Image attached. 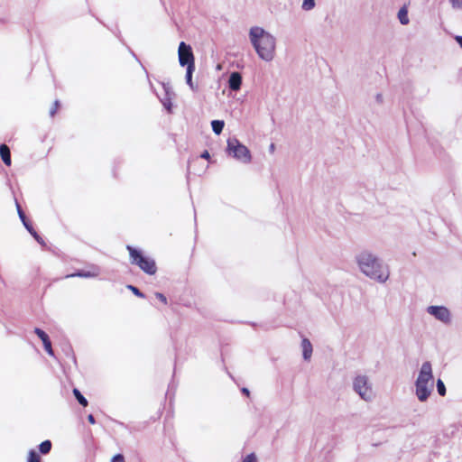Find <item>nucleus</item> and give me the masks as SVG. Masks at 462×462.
<instances>
[{
	"label": "nucleus",
	"instance_id": "1",
	"mask_svg": "<svg viewBox=\"0 0 462 462\" xmlns=\"http://www.w3.org/2000/svg\"><path fill=\"white\" fill-rule=\"evenodd\" d=\"M355 262L358 271L370 280L385 283L390 278L389 265L371 250L364 249L358 252L355 255Z\"/></svg>",
	"mask_w": 462,
	"mask_h": 462
},
{
	"label": "nucleus",
	"instance_id": "2",
	"mask_svg": "<svg viewBox=\"0 0 462 462\" xmlns=\"http://www.w3.org/2000/svg\"><path fill=\"white\" fill-rule=\"evenodd\" d=\"M249 42L257 56L266 61H272L276 55V38L261 26H252L248 32Z\"/></svg>",
	"mask_w": 462,
	"mask_h": 462
},
{
	"label": "nucleus",
	"instance_id": "3",
	"mask_svg": "<svg viewBox=\"0 0 462 462\" xmlns=\"http://www.w3.org/2000/svg\"><path fill=\"white\" fill-rule=\"evenodd\" d=\"M434 388L432 365L430 361L422 363L415 381V395L420 402H425Z\"/></svg>",
	"mask_w": 462,
	"mask_h": 462
},
{
	"label": "nucleus",
	"instance_id": "4",
	"mask_svg": "<svg viewBox=\"0 0 462 462\" xmlns=\"http://www.w3.org/2000/svg\"><path fill=\"white\" fill-rule=\"evenodd\" d=\"M354 392L365 402H371L374 399L373 385L365 374H357L353 379Z\"/></svg>",
	"mask_w": 462,
	"mask_h": 462
},
{
	"label": "nucleus",
	"instance_id": "5",
	"mask_svg": "<svg viewBox=\"0 0 462 462\" xmlns=\"http://www.w3.org/2000/svg\"><path fill=\"white\" fill-rule=\"evenodd\" d=\"M226 152L236 160L248 164L252 161V155L249 149L241 143L236 138L227 140Z\"/></svg>",
	"mask_w": 462,
	"mask_h": 462
},
{
	"label": "nucleus",
	"instance_id": "6",
	"mask_svg": "<svg viewBox=\"0 0 462 462\" xmlns=\"http://www.w3.org/2000/svg\"><path fill=\"white\" fill-rule=\"evenodd\" d=\"M126 248L129 251L131 263L133 264L138 265L140 269L148 274L152 275L156 273L155 262L152 259L144 257L139 251L131 245H127Z\"/></svg>",
	"mask_w": 462,
	"mask_h": 462
},
{
	"label": "nucleus",
	"instance_id": "7",
	"mask_svg": "<svg viewBox=\"0 0 462 462\" xmlns=\"http://www.w3.org/2000/svg\"><path fill=\"white\" fill-rule=\"evenodd\" d=\"M427 313L434 317L437 320L449 324L452 320V315L450 310L445 306H435L431 305L427 308Z\"/></svg>",
	"mask_w": 462,
	"mask_h": 462
},
{
	"label": "nucleus",
	"instance_id": "8",
	"mask_svg": "<svg viewBox=\"0 0 462 462\" xmlns=\"http://www.w3.org/2000/svg\"><path fill=\"white\" fill-rule=\"evenodd\" d=\"M178 56L179 62L180 66H187V68L191 64L195 66L194 55L192 52V49L189 45L186 44L184 42H181L179 45L178 49Z\"/></svg>",
	"mask_w": 462,
	"mask_h": 462
},
{
	"label": "nucleus",
	"instance_id": "9",
	"mask_svg": "<svg viewBox=\"0 0 462 462\" xmlns=\"http://www.w3.org/2000/svg\"><path fill=\"white\" fill-rule=\"evenodd\" d=\"M242 85V76L239 72H232L228 79V87L234 91L240 89Z\"/></svg>",
	"mask_w": 462,
	"mask_h": 462
},
{
	"label": "nucleus",
	"instance_id": "10",
	"mask_svg": "<svg viewBox=\"0 0 462 462\" xmlns=\"http://www.w3.org/2000/svg\"><path fill=\"white\" fill-rule=\"evenodd\" d=\"M302 355L305 360H310L312 355V345L308 338L301 341Z\"/></svg>",
	"mask_w": 462,
	"mask_h": 462
},
{
	"label": "nucleus",
	"instance_id": "11",
	"mask_svg": "<svg viewBox=\"0 0 462 462\" xmlns=\"http://www.w3.org/2000/svg\"><path fill=\"white\" fill-rule=\"evenodd\" d=\"M99 272L97 268H95L93 271H80L76 273H72L69 275H67L66 277H82V278H91V277H97L98 275Z\"/></svg>",
	"mask_w": 462,
	"mask_h": 462
},
{
	"label": "nucleus",
	"instance_id": "12",
	"mask_svg": "<svg viewBox=\"0 0 462 462\" xmlns=\"http://www.w3.org/2000/svg\"><path fill=\"white\" fill-rule=\"evenodd\" d=\"M0 156L5 165H7V166L11 165V154H10V150L7 145H5V144L0 145Z\"/></svg>",
	"mask_w": 462,
	"mask_h": 462
},
{
	"label": "nucleus",
	"instance_id": "13",
	"mask_svg": "<svg viewBox=\"0 0 462 462\" xmlns=\"http://www.w3.org/2000/svg\"><path fill=\"white\" fill-rule=\"evenodd\" d=\"M195 70V66H189L187 68V71H186V82L187 84L189 85V87L190 88L191 90L193 91H196L198 89V87L193 83L192 81V74Z\"/></svg>",
	"mask_w": 462,
	"mask_h": 462
},
{
	"label": "nucleus",
	"instance_id": "14",
	"mask_svg": "<svg viewBox=\"0 0 462 462\" xmlns=\"http://www.w3.org/2000/svg\"><path fill=\"white\" fill-rule=\"evenodd\" d=\"M398 19L402 25L409 23L408 10L406 6H402L398 12Z\"/></svg>",
	"mask_w": 462,
	"mask_h": 462
},
{
	"label": "nucleus",
	"instance_id": "15",
	"mask_svg": "<svg viewBox=\"0 0 462 462\" xmlns=\"http://www.w3.org/2000/svg\"><path fill=\"white\" fill-rule=\"evenodd\" d=\"M225 123L222 120H213L211 122L212 130L216 134H220L223 131Z\"/></svg>",
	"mask_w": 462,
	"mask_h": 462
},
{
	"label": "nucleus",
	"instance_id": "16",
	"mask_svg": "<svg viewBox=\"0 0 462 462\" xmlns=\"http://www.w3.org/2000/svg\"><path fill=\"white\" fill-rule=\"evenodd\" d=\"M315 6H316L315 0H302L301 9L303 11H310V10L314 9Z\"/></svg>",
	"mask_w": 462,
	"mask_h": 462
},
{
	"label": "nucleus",
	"instance_id": "17",
	"mask_svg": "<svg viewBox=\"0 0 462 462\" xmlns=\"http://www.w3.org/2000/svg\"><path fill=\"white\" fill-rule=\"evenodd\" d=\"M73 394L81 405H83L84 407L88 405L87 399L81 394V393L77 388L73 389Z\"/></svg>",
	"mask_w": 462,
	"mask_h": 462
},
{
	"label": "nucleus",
	"instance_id": "18",
	"mask_svg": "<svg viewBox=\"0 0 462 462\" xmlns=\"http://www.w3.org/2000/svg\"><path fill=\"white\" fill-rule=\"evenodd\" d=\"M51 448V442L50 440H45L42 442L39 446L40 452L42 454H47L50 452Z\"/></svg>",
	"mask_w": 462,
	"mask_h": 462
},
{
	"label": "nucleus",
	"instance_id": "19",
	"mask_svg": "<svg viewBox=\"0 0 462 462\" xmlns=\"http://www.w3.org/2000/svg\"><path fill=\"white\" fill-rule=\"evenodd\" d=\"M24 226L40 244H43L42 237L37 234V232L32 227V226L29 223H24Z\"/></svg>",
	"mask_w": 462,
	"mask_h": 462
},
{
	"label": "nucleus",
	"instance_id": "20",
	"mask_svg": "<svg viewBox=\"0 0 462 462\" xmlns=\"http://www.w3.org/2000/svg\"><path fill=\"white\" fill-rule=\"evenodd\" d=\"M437 390L440 396L446 395V386L441 379L437 381Z\"/></svg>",
	"mask_w": 462,
	"mask_h": 462
},
{
	"label": "nucleus",
	"instance_id": "21",
	"mask_svg": "<svg viewBox=\"0 0 462 462\" xmlns=\"http://www.w3.org/2000/svg\"><path fill=\"white\" fill-rule=\"evenodd\" d=\"M40 456L34 450H30L28 462H40Z\"/></svg>",
	"mask_w": 462,
	"mask_h": 462
},
{
	"label": "nucleus",
	"instance_id": "22",
	"mask_svg": "<svg viewBox=\"0 0 462 462\" xmlns=\"http://www.w3.org/2000/svg\"><path fill=\"white\" fill-rule=\"evenodd\" d=\"M34 332L42 339V343L49 339L48 335L40 328H35Z\"/></svg>",
	"mask_w": 462,
	"mask_h": 462
},
{
	"label": "nucleus",
	"instance_id": "23",
	"mask_svg": "<svg viewBox=\"0 0 462 462\" xmlns=\"http://www.w3.org/2000/svg\"><path fill=\"white\" fill-rule=\"evenodd\" d=\"M127 289L130 290L134 295H136L140 298L144 297L143 293H142L136 287H134L133 285H127Z\"/></svg>",
	"mask_w": 462,
	"mask_h": 462
},
{
	"label": "nucleus",
	"instance_id": "24",
	"mask_svg": "<svg viewBox=\"0 0 462 462\" xmlns=\"http://www.w3.org/2000/svg\"><path fill=\"white\" fill-rule=\"evenodd\" d=\"M16 207H17V211H18L19 217L22 220L23 224L24 225V223H28L26 221L25 215L23 212V210L21 209V207H20V205L18 203H16Z\"/></svg>",
	"mask_w": 462,
	"mask_h": 462
},
{
	"label": "nucleus",
	"instance_id": "25",
	"mask_svg": "<svg viewBox=\"0 0 462 462\" xmlns=\"http://www.w3.org/2000/svg\"><path fill=\"white\" fill-rule=\"evenodd\" d=\"M43 346H44L45 350L48 352V354H50V355L53 354L52 348H51V343L50 339L43 342Z\"/></svg>",
	"mask_w": 462,
	"mask_h": 462
},
{
	"label": "nucleus",
	"instance_id": "26",
	"mask_svg": "<svg viewBox=\"0 0 462 462\" xmlns=\"http://www.w3.org/2000/svg\"><path fill=\"white\" fill-rule=\"evenodd\" d=\"M242 462H256V457L254 453L247 455Z\"/></svg>",
	"mask_w": 462,
	"mask_h": 462
},
{
	"label": "nucleus",
	"instance_id": "27",
	"mask_svg": "<svg viewBox=\"0 0 462 462\" xmlns=\"http://www.w3.org/2000/svg\"><path fill=\"white\" fill-rule=\"evenodd\" d=\"M155 297H156L157 299H159V300H160L162 302H163L164 304H167V299H166V297H165L162 293H161V292H156V293H155Z\"/></svg>",
	"mask_w": 462,
	"mask_h": 462
},
{
	"label": "nucleus",
	"instance_id": "28",
	"mask_svg": "<svg viewBox=\"0 0 462 462\" xmlns=\"http://www.w3.org/2000/svg\"><path fill=\"white\" fill-rule=\"evenodd\" d=\"M111 462H125V458H124V457L122 455L117 454V455L113 457Z\"/></svg>",
	"mask_w": 462,
	"mask_h": 462
},
{
	"label": "nucleus",
	"instance_id": "29",
	"mask_svg": "<svg viewBox=\"0 0 462 462\" xmlns=\"http://www.w3.org/2000/svg\"><path fill=\"white\" fill-rule=\"evenodd\" d=\"M58 106H59V101L56 100L54 102V105H53V107H51V109L50 110V115L51 116H53L58 109Z\"/></svg>",
	"mask_w": 462,
	"mask_h": 462
},
{
	"label": "nucleus",
	"instance_id": "30",
	"mask_svg": "<svg viewBox=\"0 0 462 462\" xmlns=\"http://www.w3.org/2000/svg\"><path fill=\"white\" fill-rule=\"evenodd\" d=\"M453 7H461L462 2L460 0H450Z\"/></svg>",
	"mask_w": 462,
	"mask_h": 462
},
{
	"label": "nucleus",
	"instance_id": "31",
	"mask_svg": "<svg viewBox=\"0 0 462 462\" xmlns=\"http://www.w3.org/2000/svg\"><path fill=\"white\" fill-rule=\"evenodd\" d=\"M88 421H89V423H91V424H95V422H96L95 418H94V416H93L92 414H89V415L88 416Z\"/></svg>",
	"mask_w": 462,
	"mask_h": 462
},
{
	"label": "nucleus",
	"instance_id": "32",
	"mask_svg": "<svg viewBox=\"0 0 462 462\" xmlns=\"http://www.w3.org/2000/svg\"><path fill=\"white\" fill-rule=\"evenodd\" d=\"M269 152H270V153H273L275 152V144L274 143H271L269 145Z\"/></svg>",
	"mask_w": 462,
	"mask_h": 462
},
{
	"label": "nucleus",
	"instance_id": "33",
	"mask_svg": "<svg viewBox=\"0 0 462 462\" xmlns=\"http://www.w3.org/2000/svg\"><path fill=\"white\" fill-rule=\"evenodd\" d=\"M456 41L459 43L460 47L462 48V36H457Z\"/></svg>",
	"mask_w": 462,
	"mask_h": 462
},
{
	"label": "nucleus",
	"instance_id": "34",
	"mask_svg": "<svg viewBox=\"0 0 462 462\" xmlns=\"http://www.w3.org/2000/svg\"><path fill=\"white\" fill-rule=\"evenodd\" d=\"M201 157H202V158H205V159L209 158V153H208V152H207V151H206V152H204L202 153Z\"/></svg>",
	"mask_w": 462,
	"mask_h": 462
},
{
	"label": "nucleus",
	"instance_id": "35",
	"mask_svg": "<svg viewBox=\"0 0 462 462\" xmlns=\"http://www.w3.org/2000/svg\"><path fill=\"white\" fill-rule=\"evenodd\" d=\"M242 392L246 394V395H249V390L247 388H243L242 389Z\"/></svg>",
	"mask_w": 462,
	"mask_h": 462
},
{
	"label": "nucleus",
	"instance_id": "36",
	"mask_svg": "<svg viewBox=\"0 0 462 462\" xmlns=\"http://www.w3.org/2000/svg\"><path fill=\"white\" fill-rule=\"evenodd\" d=\"M382 95L381 94H377L376 96V99L379 101V102H382Z\"/></svg>",
	"mask_w": 462,
	"mask_h": 462
},
{
	"label": "nucleus",
	"instance_id": "37",
	"mask_svg": "<svg viewBox=\"0 0 462 462\" xmlns=\"http://www.w3.org/2000/svg\"><path fill=\"white\" fill-rule=\"evenodd\" d=\"M164 106L170 111V109H171V104L170 103L169 104L164 103Z\"/></svg>",
	"mask_w": 462,
	"mask_h": 462
}]
</instances>
